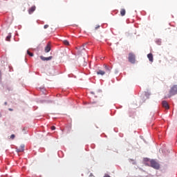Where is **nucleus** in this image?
Instances as JSON below:
<instances>
[{"label":"nucleus","mask_w":177,"mask_h":177,"mask_svg":"<svg viewBox=\"0 0 177 177\" xmlns=\"http://www.w3.org/2000/svg\"><path fill=\"white\" fill-rule=\"evenodd\" d=\"M129 62L132 64H135V63H136V57L135 56V54L132 53L129 54Z\"/></svg>","instance_id":"obj_1"},{"label":"nucleus","mask_w":177,"mask_h":177,"mask_svg":"<svg viewBox=\"0 0 177 177\" xmlns=\"http://www.w3.org/2000/svg\"><path fill=\"white\" fill-rule=\"evenodd\" d=\"M169 97H171V96H174V95H177V85H174L169 91Z\"/></svg>","instance_id":"obj_2"},{"label":"nucleus","mask_w":177,"mask_h":177,"mask_svg":"<svg viewBox=\"0 0 177 177\" xmlns=\"http://www.w3.org/2000/svg\"><path fill=\"white\" fill-rule=\"evenodd\" d=\"M151 167L154 168V169H160V164L157 162V161L154 160H151L150 161Z\"/></svg>","instance_id":"obj_3"},{"label":"nucleus","mask_w":177,"mask_h":177,"mask_svg":"<svg viewBox=\"0 0 177 177\" xmlns=\"http://www.w3.org/2000/svg\"><path fill=\"white\" fill-rule=\"evenodd\" d=\"M162 107L166 109V110H168L169 109V105L168 104V102L167 101H162Z\"/></svg>","instance_id":"obj_4"},{"label":"nucleus","mask_w":177,"mask_h":177,"mask_svg":"<svg viewBox=\"0 0 177 177\" xmlns=\"http://www.w3.org/2000/svg\"><path fill=\"white\" fill-rule=\"evenodd\" d=\"M35 9H37V7H35V6H33L30 8H29L28 10L29 15H32V13H34V12H35Z\"/></svg>","instance_id":"obj_5"},{"label":"nucleus","mask_w":177,"mask_h":177,"mask_svg":"<svg viewBox=\"0 0 177 177\" xmlns=\"http://www.w3.org/2000/svg\"><path fill=\"white\" fill-rule=\"evenodd\" d=\"M53 57H52V56H50V57H44V56H41V57H40V59H41V60H43V62H45L46 60V61L52 60Z\"/></svg>","instance_id":"obj_6"},{"label":"nucleus","mask_w":177,"mask_h":177,"mask_svg":"<svg viewBox=\"0 0 177 177\" xmlns=\"http://www.w3.org/2000/svg\"><path fill=\"white\" fill-rule=\"evenodd\" d=\"M45 52L46 53H48V52H50V43H48L47 46L45 48Z\"/></svg>","instance_id":"obj_7"},{"label":"nucleus","mask_w":177,"mask_h":177,"mask_svg":"<svg viewBox=\"0 0 177 177\" xmlns=\"http://www.w3.org/2000/svg\"><path fill=\"white\" fill-rule=\"evenodd\" d=\"M17 151L18 153H21L24 151V145H21L19 148L17 149Z\"/></svg>","instance_id":"obj_8"},{"label":"nucleus","mask_w":177,"mask_h":177,"mask_svg":"<svg viewBox=\"0 0 177 177\" xmlns=\"http://www.w3.org/2000/svg\"><path fill=\"white\" fill-rule=\"evenodd\" d=\"M104 68L106 71V73H109V74H110L111 71V66H109L107 65H104Z\"/></svg>","instance_id":"obj_9"},{"label":"nucleus","mask_w":177,"mask_h":177,"mask_svg":"<svg viewBox=\"0 0 177 177\" xmlns=\"http://www.w3.org/2000/svg\"><path fill=\"white\" fill-rule=\"evenodd\" d=\"M147 57H148L149 62H151V63H153V54H152V53L148 54V55H147Z\"/></svg>","instance_id":"obj_10"},{"label":"nucleus","mask_w":177,"mask_h":177,"mask_svg":"<svg viewBox=\"0 0 177 177\" xmlns=\"http://www.w3.org/2000/svg\"><path fill=\"white\" fill-rule=\"evenodd\" d=\"M97 75H104L106 74V72L102 70H99L98 71H97Z\"/></svg>","instance_id":"obj_11"},{"label":"nucleus","mask_w":177,"mask_h":177,"mask_svg":"<svg viewBox=\"0 0 177 177\" xmlns=\"http://www.w3.org/2000/svg\"><path fill=\"white\" fill-rule=\"evenodd\" d=\"M127 13V11L125 10V9L122 8L120 10V15L121 16H125V14Z\"/></svg>","instance_id":"obj_12"},{"label":"nucleus","mask_w":177,"mask_h":177,"mask_svg":"<svg viewBox=\"0 0 177 177\" xmlns=\"http://www.w3.org/2000/svg\"><path fill=\"white\" fill-rule=\"evenodd\" d=\"M27 54L30 56L31 57H32V56H34V54L31 52H30V50H27Z\"/></svg>","instance_id":"obj_13"},{"label":"nucleus","mask_w":177,"mask_h":177,"mask_svg":"<svg viewBox=\"0 0 177 177\" xmlns=\"http://www.w3.org/2000/svg\"><path fill=\"white\" fill-rule=\"evenodd\" d=\"M63 43H64V45H66V46L70 45V43L67 40H64Z\"/></svg>","instance_id":"obj_14"},{"label":"nucleus","mask_w":177,"mask_h":177,"mask_svg":"<svg viewBox=\"0 0 177 177\" xmlns=\"http://www.w3.org/2000/svg\"><path fill=\"white\" fill-rule=\"evenodd\" d=\"M10 38H12V36L11 35H8L6 37V41H10Z\"/></svg>","instance_id":"obj_15"},{"label":"nucleus","mask_w":177,"mask_h":177,"mask_svg":"<svg viewBox=\"0 0 177 177\" xmlns=\"http://www.w3.org/2000/svg\"><path fill=\"white\" fill-rule=\"evenodd\" d=\"M15 138H16V136H15V134H12V135L10 136V139L13 140V139H15Z\"/></svg>","instance_id":"obj_16"},{"label":"nucleus","mask_w":177,"mask_h":177,"mask_svg":"<svg viewBox=\"0 0 177 177\" xmlns=\"http://www.w3.org/2000/svg\"><path fill=\"white\" fill-rule=\"evenodd\" d=\"M156 44H158V45H161V40H157Z\"/></svg>","instance_id":"obj_17"},{"label":"nucleus","mask_w":177,"mask_h":177,"mask_svg":"<svg viewBox=\"0 0 177 177\" xmlns=\"http://www.w3.org/2000/svg\"><path fill=\"white\" fill-rule=\"evenodd\" d=\"M55 129H56V127L52 126V127H51V130H52V131H55Z\"/></svg>","instance_id":"obj_18"},{"label":"nucleus","mask_w":177,"mask_h":177,"mask_svg":"<svg viewBox=\"0 0 177 177\" xmlns=\"http://www.w3.org/2000/svg\"><path fill=\"white\" fill-rule=\"evenodd\" d=\"M48 27H49V25H44V28L45 30H46V28H48Z\"/></svg>","instance_id":"obj_19"},{"label":"nucleus","mask_w":177,"mask_h":177,"mask_svg":"<svg viewBox=\"0 0 177 177\" xmlns=\"http://www.w3.org/2000/svg\"><path fill=\"white\" fill-rule=\"evenodd\" d=\"M97 28H100V26H97L95 28V30H97Z\"/></svg>","instance_id":"obj_20"},{"label":"nucleus","mask_w":177,"mask_h":177,"mask_svg":"<svg viewBox=\"0 0 177 177\" xmlns=\"http://www.w3.org/2000/svg\"><path fill=\"white\" fill-rule=\"evenodd\" d=\"M9 111H13V109H8Z\"/></svg>","instance_id":"obj_21"},{"label":"nucleus","mask_w":177,"mask_h":177,"mask_svg":"<svg viewBox=\"0 0 177 177\" xmlns=\"http://www.w3.org/2000/svg\"><path fill=\"white\" fill-rule=\"evenodd\" d=\"M4 104L6 106V104H8V102H6L4 103Z\"/></svg>","instance_id":"obj_22"}]
</instances>
